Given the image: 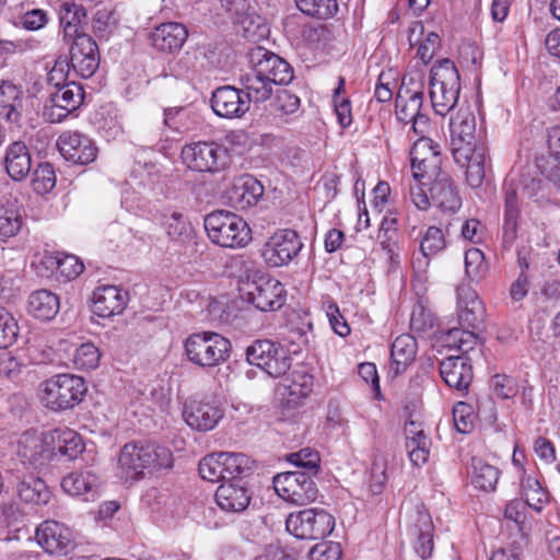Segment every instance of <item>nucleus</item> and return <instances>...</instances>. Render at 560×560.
<instances>
[{
    "instance_id": "774afa93",
    "label": "nucleus",
    "mask_w": 560,
    "mask_h": 560,
    "mask_svg": "<svg viewBox=\"0 0 560 560\" xmlns=\"http://www.w3.org/2000/svg\"><path fill=\"white\" fill-rule=\"evenodd\" d=\"M453 420L457 432H470L474 428L470 406L465 402L457 404L453 409Z\"/></svg>"
},
{
    "instance_id": "a19ab883",
    "label": "nucleus",
    "mask_w": 560,
    "mask_h": 560,
    "mask_svg": "<svg viewBox=\"0 0 560 560\" xmlns=\"http://www.w3.org/2000/svg\"><path fill=\"white\" fill-rule=\"evenodd\" d=\"M27 307L32 316L47 322L58 314L60 302L55 293L48 290H37L30 295Z\"/></svg>"
},
{
    "instance_id": "e433bc0d",
    "label": "nucleus",
    "mask_w": 560,
    "mask_h": 560,
    "mask_svg": "<svg viewBox=\"0 0 560 560\" xmlns=\"http://www.w3.org/2000/svg\"><path fill=\"white\" fill-rule=\"evenodd\" d=\"M215 502L223 511L238 513L248 506L250 494L244 485L230 481L219 486Z\"/></svg>"
},
{
    "instance_id": "39448f33",
    "label": "nucleus",
    "mask_w": 560,
    "mask_h": 560,
    "mask_svg": "<svg viewBox=\"0 0 560 560\" xmlns=\"http://www.w3.org/2000/svg\"><path fill=\"white\" fill-rule=\"evenodd\" d=\"M430 98L438 115L445 116L456 105L460 91L459 74L453 61L442 59L430 71Z\"/></svg>"
},
{
    "instance_id": "338daca9",
    "label": "nucleus",
    "mask_w": 560,
    "mask_h": 560,
    "mask_svg": "<svg viewBox=\"0 0 560 560\" xmlns=\"http://www.w3.org/2000/svg\"><path fill=\"white\" fill-rule=\"evenodd\" d=\"M49 22L48 13L42 9H32L20 16V24L27 31H39Z\"/></svg>"
},
{
    "instance_id": "dca6fc26",
    "label": "nucleus",
    "mask_w": 560,
    "mask_h": 560,
    "mask_svg": "<svg viewBox=\"0 0 560 560\" xmlns=\"http://www.w3.org/2000/svg\"><path fill=\"white\" fill-rule=\"evenodd\" d=\"M423 91L400 88L395 98V114L398 121L411 124V130L417 136L428 133L429 117L422 113Z\"/></svg>"
},
{
    "instance_id": "052dcab7",
    "label": "nucleus",
    "mask_w": 560,
    "mask_h": 560,
    "mask_svg": "<svg viewBox=\"0 0 560 560\" xmlns=\"http://www.w3.org/2000/svg\"><path fill=\"white\" fill-rule=\"evenodd\" d=\"M345 80L342 78L339 79V86L335 90L334 94V103H335V113L338 119L339 125L342 128L349 127L352 122V113H351V104L350 101L346 97L339 98V94L341 90H343Z\"/></svg>"
},
{
    "instance_id": "4468645a",
    "label": "nucleus",
    "mask_w": 560,
    "mask_h": 560,
    "mask_svg": "<svg viewBox=\"0 0 560 560\" xmlns=\"http://www.w3.org/2000/svg\"><path fill=\"white\" fill-rule=\"evenodd\" d=\"M182 159L192 171L215 173L228 164V150L214 141H198L183 147Z\"/></svg>"
},
{
    "instance_id": "680f3d73",
    "label": "nucleus",
    "mask_w": 560,
    "mask_h": 560,
    "mask_svg": "<svg viewBox=\"0 0 560 560\" xmlns=\"http://www.w3.org/2000/svg\"><path fill=\"white\" fill-rule=\"evenodd\" d=\"M72 73V68L69 63L67 56H59L54 63V67L48 73L47 81L55 88H60L68 83V78Z\"/></svg>"
},
{
    "instance_id": "20e7f679",
    "label": "nucleus",
    "mask_w": 560,
    "mask_h": 560,
    "mask_svg": "<svg viewBox=\"0 0 560 560\" xmlns=\"http://www.w3.org/2000/svg\"><path fill=\"white\" fill-rule=\"evenodd\" d=\"M301 350L300 345L290 350L281 342L257 339L246 348L245 354L250 365H255L269 376L277 378L284 376L290 371L291 353L298 354Z\"/></svg>"
},
{
    "instance_id": "9b49d317",
    "label": "nucleus",
    "mask_w": 560,
    "mask_h": 560,
    "mask_svg": "<svg viewBox=\"0 0 560 560\" xmlns=\"http://www.w3.org/2000/svg\"><path fill=\"white\" fill-rule=\"evenodd\" d=\"M285 527L300 539H323L332 532L335 518L323 509L311 508L289 514Z\"/></svg>"
},
{
    "instance_id": "f257e3e1",
    "label": "nucleus",
    "mask_w": 560,
    "mask_h": 560,
    "mask_svg": "<svg viewBox=\"0 0 560 560\" xmlns=\"http://www.w3.org/2000/svg\"><path fill=\"white\" fill-rule=\"evenodd\" d=\"M249 71L240 78L245 100L262 103L270 98L276 85L288 84L293 79L291 66L268 49L257 46L248 52Z\"/></svg>"
},
{
    "instance_id": "6ab92c4d",
    "label": "nucleus",
    "mask_w": 560,
    "mask_h": 560,
    "mask_svg": "<svg viewBox=\"0 0 560 560\" xmlns=\"http://www.w3.org/2000/svg\"><path fill=\"white\" fill-rule=\"evenodd\" d=\"M57 145L60 154L68 162L79 165H86L95 161L97 148L85 135L78 131H65L58 140Z\"/></svg>"
},
{
    "instance_id": "a211bd4d",
    "label": "nucleus",
    "mask_w": 560,
    "mask_h": 560,
    "mask_svg": "<svg viewBox=\"0 0 560 560\" xmlns=\"http://www.w3.org/2000/svg\"><path fill=\"white\" fill-rule=\"evenodd\" d=\"M69 63L72 74L78 78L89 79L93 77L100 67V50L96 42L90 35H81L70 42Z\"/></svg>"
},
{
    "instance_id": "e2e57ef3",
    "label": "nucleus",
    "mask_w": 560,
    "mask_h": 560,
    "mask_svg": "<svg viewBox=\"0 0 560 560\" xmlns=\"http://www.w3.org/2000/svg\"><path fill=\"white\" fill-rule=\"evenodd\" d=\"M377 241L382 249L386 252L390 264H398L400 253L398 231L378 232Z\"/></svg>"
},
{
    "instance_id": "0e129e2a",
    "label": "nucleus",
    "mask_w": 560,
    "mask_h": 560,
    "mask_svg": "<svg viewBox=\"0 0 560 560\" xmlns=\"http://www.w3.org/2000/svg\"><path fill=\"white\" fill-rule=\"evenodd\" d=\"M341 546L338 542H320L315 545L308 552L310 560H340Z\"/></svg>"
},
{
    "instance_id": "49530a36",
    "label": "nucleus",
    "mask_w": 560,
    "mask_h": 560,
    "mask_svg": "<svg viewBox=\"0 0 560 560\" xmlns=\"http://www.w3.org/2000/svg\"><path fill=\"white\" fill-rule=\"evenodd\" d=\"M443 342L446 347L462 352L460 355H466L477 345V335L472 330L466 328L453 327L450 328L443 336Z\"/></svg>"
},
{
    "instance_id": "bf43d9fd",
    "label": "nucleus",
    "mask_w": 560,
    "mask_h": 560,
    "mask_svg": "<svg viewBox=\"0 0 560 560\" xmlns=\"http://www.w3.org/2000/svg\"><path fill=\"white\" fill-rule=\"evenodd\" d=\"M491 386L494 395L501 399H510L518 393V386L512 376L504 374H495L491 378Z\"/></svg>"
},
{
    "instance_id": "2f4dec72",
    "label": "nucleus",
    "mask_w": 560,
    "mask_h": 560,
    "mask_svg": "<svg viewBox=\"0 0 560 560\" xmlns=\"http://www.w3.org/2000/svg\"><path fill=\"white\" fill-rule=\"evenodd\" d=\"M432 203L446 213H455L462 207V199L451 176L446 173L429 183Z\"/></svg>"
},
{
    "instance_id": "1a4fd4ad",
    "label": "nucleus",
    "mask_w": 560,
    "mask_h": 560,
    "mask_svg": "<svg viewBox=\"0 0 560 560\" xmlns=\"http://www.w3.org/2000/svg\"><path fill=\"white\" fill-rule=\"evenodd\" d=\"M238 291L242 300L262 312L279 310L285 301L282 283L268 276H258L254 279L248 277L242 280Z\"/></svg>"
},
{
    "instance_id": "8fccbe9b",
    "label": "nucleus",
    "mask_w": 560,
    "mask_h": 560,
    "mask_svg": "<svg viewBox=\"0 0 560 560\" xmlns=\"http://www.w3.org/2000/svg\"><path fill=\"white\" fill-rule=\"evenodd\" d=\"M101 353L92 342L80 345L73 353V364L78 370L90 371L98 366Z\"/></svg>"
},
{
    "instance_id": "6e6552de",
    "label": "nucleus",
    "mask_w": 560,
    "mask_h": 560,
    "mask_svg": "<svg viewBox=\"0 0 560 560\" xmlns=\"http://www.w3.org/2000/svg\"><path fill=\"white\" fill-rule=\"evenodd\" d=\"M450 145L455 162H464L467 154L486 148L480 135L476 133V117L469 107H460L450 120Z\"/></svg>"
},
{
    "instance_id": "72a5a7b5",
    "label": "nucleus",
    "mask_w": 560,
    "mask_h": 560,
    "mask_svg": "<svg viewBox=\"0 0 560 560\" xmlns=\"http://www.w3.org/2000/svg\"><path fill=\"white\" fill-rule=\"evenodd\" d=\"M4 167L15 182L25 179L32 170V158L27 145L23 141L10 143L4 154Z\"/></svg>"
},
{
    "instance_id": "f8f14e48",
    "label": "nucleus",
    "mask_w": 560,
    "mask_h": 560,
    "mask_svg": "<svg viewBox=\"0 0 560 560\" xmlns=\"http://www.w3.org/2000/svg\"><path fill=\"white\" fill-rule=\"evenodd\" d=\"M413 178L419 184L428 185L431 180L446 174L442 171L440 145L431 138L419 136L410 150Z\"/></svg>"
},
{
    "instance_id": "7c9ffc66",
    "label": "nucleus",
    "mask_w": 560,
    "mask_h": 560,
    "mask_svg": "<svg viewBox=\"0 0 560 560\" xmlns=\"http://www.w3.org/2000/svg\"><path fill=\"white\" fill-rule=\"evenodd\" d=\"M100 477L92 470L73 471L61 480V488L73 497H83L85 501H93L100 494Z\"/></svg>"
},
{
    "instance_id": "412c9836",
    "label": "nucleus",
    "mask_w": 560,
    "mask_h": 560,
    "mask_svg": "<svg viewBox=\"0 0 560 560\" xmlns=\"http://www.w3.org/2000/svg\"><path fill=\"white\" fill-rule=\"evenodd\" d=\"M486 310L477 292L468 285L457 288V317L463 328L477 330L483 324Z\"/></svg>"
},
{
    "instance_id": "09e8293b",
    "label": "nucleus",
    "mask_w": 560,
    "mask_h": 560,
    "mask_svg": "<svg viewBox=\"0 0 560 560\" xmlns=\"http://www.w3.org/2000/svg\"><path fill=\"white\" fill-rule=\"evenodd\" d=\"M436 322L435 315L422 301L415 304L410 316V329L415 334L421 336L433 331Z\"/></svg>"
},
{
    "instance_id": "f03ea898",
    "label": "nucleus",
    "mask_w": 560,
    "mask_h": 560,
    "mask_svg": "<svg viewBox=\"0 0 560 560\" xmlns=\"http://www.w3.org/2000/svg\"><path fill=\"white\" fill-rule=\"evenodd\" d=\"M203 225L210 241L221 247L242 248L252 240L247 222L234 212L212 211L206 215Z\"/></svg>"
},
{
    "instance_id": "f704fd0d",
    "label": "nucleus",
    "mask_w": 560,
    "mask_h": 560,
    "mask_svg": "<svg viewBox=\"0 0 560 560\" xmlns=\"http://www.w3.org/2000/svg\"><path fill=\"white\" fill-rule=\"evenodd\" d=\"M47 438L49 446L57 453L55 460L61 457L68 460L75 459L84 450L80 434L67 428L47 432Z\"/></svg>"
},
{
    "instance_id": "4be33fe9",
    "label": "nucleus",
    "mask_w": 560,
    "mask_h": 560,
    "mask_svg": "<svg viewBox=\"0 0 560 560\" xmlns=\"http://www.w3.org/2000/svg\"><path fill=\"white\" fill-rule=\"evenodd\" d=\"M223 415V409L213 401H189L185 404L183 410V418L187 425L201 432L214 429Z\"/></svg>"
},
{
    "instance_id": "58836bf2",
    "label": "nucleus",
    "mask_w": 560,
    "mask_h": 560,
    "mask_svg": "<svg viewBox=\"0 0 560 560\" xmlns=\"http://www.w3.org/2000/svg\"><path fill=\"white\" fill-rule=\"evenodd\" d=\"M282 377V386L287 392L289 402L298 405L301 399L306 398L313 390L314 377L305 366H299L289 374L285 373Z\"/></svg>"
},
{
    "instance_id": "ea45409f",
    "label": "nucleus",
    "mask_w": 560,
    "mask_h": 560,
    "mask_svg": "<svg viewBox=\"0 0 560 560\" xmlns=\"http://www.w3.org/2000/svg\"><path fill=\"white\" fill-rule=\"evenodd\" d=\"M521 494L525 499L526 504L533 510L540 512L549 502V492L541 486L537 475L522 468L521 477Z\"/></svg>"
},
{
    "instance_id": "7ed1b4c3",
    "label": "nucleus",
    "mask_w": 560,
    "mask_h": 560,
    "mask_svg": "<svg viewBox=\"0 0 560 560\" xmlns=\"http://www.w3.org/2000/svg\"><path fill=\"white\" fill-rule=\"evenodd\" d=\"M88 386L83 377L74 374H57L40 384V400L52 411L69 410L84 398Z\"/></svg>"
},
{
    "instance_id": "c9c22d12",
    "label": "nucleus",
    "mask_w": 560,
    "mask_h": 560,
    "mask_svg": "<svg viewBox=\"0 0 560 560\" xmlns=\"http://www.w3.org/2000/svg\"><path fill=\"white\" fill-rule=\"evenodd\" d=\"M411 536L416 537L415 551L421 559L431 557L433 542V523L430 514L423 510H417L415 514V523L409 527Z\"/></svg>"
},
{
    "instance_id": "0eeeda50",
    "label": "nucleus",
    "mask_w": 560,
    "mask_h": 560,
    "mask_svg": "<svg viewBox=\"0 0 560 560\" xmlns=\"http://www.w3.org/2000/svg\"><path fill=\"white\" fill-rule=\"evenodd\" d=\"M173 463L168 448L153 443L131 442L120 451L119 465L127 474L138 476L149 467L170 468Z\"/></svg>"
},
{
    "instance_id": "c85d7f7f",
    "label": "nucleus",
    "mask_w": 560,
    "mask_h": 560,
    "mask_svg": "<svg viewBox=\"0 0 560 560\" xmlns=\"http://www.w3.org/2000/svg\"><path fill=\"white\" fill-rule=\"evenodd\" d=\"M59 23L62 30V39L66 44H70L81 35H88V13L81 4L63 2L59 10Z\"/></svg>"
},
{
    "instance_id": "864d4df0",
    "label": "nucleus",
    "mask_w": 560,
    "mask_h": 560,
    "mask_svg": "<svg viewBox=\"0 0 560 560\" xmlns=\"http://www.w3.org/2000/svg\"><path fill=\"white\" fill-rule=\"evenodd\" d=\"M430 439L425 433H420L419 436L406 441V450L408 452L410 462L415 466H421L427 463L430 454Z\"/></svg>"
},
{
    "instance_id": "aec40b11",
    "label": "nucleus",
    "mask_w": 560,
    "mask_h": 560,
    "mask_svg": "<svg viewBox=\"0 0 560 560\" xmlns=\"http://www.w3.org/2000/svg\"><path fill=\"white\" fill-rule=\"evenodd\" d=\"M83 98L84 91L82 85L73 80L69 81L51 94V106L45 108L44 115L50 122H59L62 118L77 109Z\"/></svg>"
},
{
    "instance_id": "bb28decb",
    "label": "nucleus",
    "mask_w": 560,
    "mask_h": 560,
    "mask_svg": "<svg viewBox=\"0 0 560 560\" xmlns=\"http://www.w3.org/2000/svg\"><path fill=\"white\" fill-rule=\"evenodd\" d=\"M188 37L186 26L178 22H166L158 25L149 35L152 47L161 52L178 51Z\"/></svg>"
},
{
    "instance_id": "c03bdc74",
    "label": "nucleus",
    "mask_w": 560,
    "mask_h": 560,
    "mask_svg": "<svg viewBox=\"0 0 560 560\" xmlns=\"http://www.w3.org/2000/svg\"><path fill=\"white\" fill-rule=\"evenodd\" d=\"M471 483L482 491H492L499 480L500 471L497 467L483 462L480 458L471 460Z\"/></svg>"
},
{
    "instance_id": "473e14b6",
    "label": "nucleus",
    "mask_w": 560,
    "mask_h": 560,
    "mask_svg": "<svg viewBox=\"0 0 560 560\" xmlns=\"http://www.w3.org/2000/svg\"><path fill=\"white\" fill-rule=\"evenodd\" d=\"M264 195V186L252 175L237 178L228 190V197L233 207L246 209L257 205Z\"/></svg>"
},
{
    "instance_id": "423d86ee",
    "label": "nucleus",
    "mask_w": 560,
    "mask_h": 560,
    "mask_svg": "<svg viewBox=\"0 0 560 560\" xmlns=\"http://www.w3.org/2000/svg\"><path fill=\"white\" fill-rule=\"evenodd\" d=\"M184 347L187 359L201 368H213L225 362L231 351L230 340L213 331L191 334Z\"/></svg>"
},
{
    "instance_id": "5fc2aeb1",
    "label": "nucleus",
    "mask_w": 560,
    "mask_h": 560,
    "mask_svg": "<svg viewBox=\"0 0 560 560\" xmlns=\"http://www.w3.org/2000/svg\"><path fill=\"white\" fill-rule=\"evenodd\" d=\"M199 474L210 482L225 480L220 453L205 456L199 463Z\"/></svg>"
},
{
    "instance_id": "4c0bfd02",
    "label": "nucleus",
    "mask_w": 560,
    "mask_h": 560,
    "mask_svg": "<svg viewBox=\"0 0 560 560\" xmlns=\"http://www.w3.org/2000/svg\"><path fill=\"white\" fill-rule=\"evenodd\" d=\"M16 493L20 500L31 505H47L52 497L46 482L33 475L24 476L16 485Z\"/></svg>"
},
{
    "instance_id": "5701e85b",
    "label": "nucleus",
    "mask_w": 560,
    "mask_h": 560,
    "mask_svg": "<svg viewBox=\"0 0 560 560\" xmlns=\"http://www.w3.org/2000/svg\"><path fill=\"white\" fill-rule=\"evenodd\" d=\"M210 103L214 114L223 118H240L249 109L248 100L241 95V90L231 85L215 89Z\"/></svg>"
},
{
    "instance_id": "a18cd8bd",
    "label": "nucleus",
    "mask_w": 560,
    "mask_h": 560,
    "mask_svg": "<svg viewBox=\"0 0 560 560\" xmlns=\"http://www.w3.org/2000/svg\"><path fill=\"white\" fill-rule=\"evenodd\" d=\"M225 480L241 478L247 475L253 462L243 453L220 452Z\"/></svg>"
},
{
    "instance_id": "c756f323",
    "label": "nucleus",
    "mask_w": 560,
    "mask_h": 560,
    "mask_svg": "<svg viewBox=\"0 0 560 560\" xmlns=\"http://www.w3.org/2000/svg\"><path fill=\"white\" fill-rule=\"evenodd\" d=\"M127 303L128 292L116 285H104L93 293V312L103 318L121 314Z\"/></svg>"
},
{
    "instance_id": "de8ad7c7",
    "label": "nucleus",
    "mask_w": 560,
    "mask_h": 560,
    "mask_svg": "<svg viewBox=\"0 0 560 560\" xmlns=\"http://www.w3.org/2000/svg\"><path fill=\"white\" fill-rule=\"evenodd\" d=\"M298 9L305 15L318 20L332 18L338 11L336 0H294Z\"/></svg>"
},
{
    "instance_id": "ddd939ff",
    "label": "nucleus",
    "mask_w": 560,
    "mask_h": 560,
    "mask_svg": "<svg viewBox=\"0 0 560 560\" xmlns=\"http://www.w3.org/2000/svg\"><path fill=\"white\" fill-rule=\"evenodd\" d=\"M540 186V180L530 176L529 174H521L514 170L508 175L504 184V232L505 235L510 234L513 238L516 232L517 215H518V195L533 196Z\"/></svg>"
},
{
    "instance_id": "393cba45",
    "label": "nucleus",
    "mask_w": 560,
    "mask_h": 560,
    "mask_svg": "<svg viewBox=\"0 0 560 560\" xmlns=\"http://www.w3.org/2000/svg\"><path fill=\"white\" fill-rule=\"evenodd\" d=\"M23 101L21 86L0 81V118L9 124L10 129L20 130L22 127Z\"/></svg>"
},
{
    "instance_id": "2eb2a0df",
    "label": "nucleus",
    "mask_w": 560,
    "mask_h": 560,
    "mask_svg": "<svg viewBox=\"0 0 560 560\" xmlns=\"http://www.w3.org/2000/svg\"><path fill=\"white\" fill-rule=\"evenodd\" d=\"M314 475L303 471H287L275 476L273 488L283 500L298 505L313 502L318 489L312 479Z\"/></svg>"
},
{
    "instance_id": "9d476101",
    "label": "nucleus",
    "mask_w": 560,
    "mask_h": 560,
    "mask_svg": "<svg viewBox=\"0 0 560 560\" xmlns=\"http://www.w3.org/2000/svg\"><path fill=\"white\" fill-rule=\"evenodd\" d=\"M14 454L21 464L35 470L44 469L55 460V448L49 446L47 432L30 429L21 433L14 442Z\"/></svg>"
},
{
    "instance_id": "6e6d98bb",
    "label": "nucleus",
    "mask_w": 560,
    "mask_h": 560,
    "mask_svg": "<svg viewBox=\"0 0 560 560\" xmlns=\"http://www.w3.org/2000/svg\"><path fill=\"white\" fill-rule=\"evenodd\" d=\"M445 245L442 230L436 226H430L421 240L420 250L425 258H429L443 250Z\"/></svg>"
},
{
    "instance_id": "79ce46f5",
    "label": "nucleus",
    "mask_w": 560,
    "mask_h": 560,
    "mask_svg": "<svg viewBox=\"0 0 560 560\" xmlns=\"http://www.w3.org/2000/svg\"><path fill=\"white\" fill-rule=\"evenodd\" d=\"M487 148H479L472 154H467V160L456 162L460 166H466V180L471 188H478L482 185L486 176Z\"/></svg>"
},
{
    "instance_id": "4d7b16f0",
    "label": "nucleus",
    "mask_w": 560,
    "mask_h": 560,
    "mask_svg": "<svg viewBox=\"0 0 560 560\" xmlns=\"http://www.w3.org/2000/svg\"><path fill=\"white\" fill-rule=\"evenodd\" d=\"M19 326L12 314L0 305V348H8L18 338Z\"/></svg>"
},
{
    "instance_id": "37998d69",
    "label": "nucleus",
    "mask_w": 560,
    "mask_h": 560,
    "mask_svg": "<svg viewBox=\"0 0 560 560\" xmlns=\"http://www.w3.org/2000/svg\"><path fill=\"white\" fill-rule=\"evenodd\" d=\"M417 353V341L411 335L398 336L390 349L393 363L396 365V372L405 370L413 361Z\"/></svg>"
},
{
    "instance_id": "603ef678",
    "label": "nucleus",
    "mask_w": 560,
    "mask_h": 560,
    "mask_svg": "<svg viewBox=\"0 0 560 560\" xmlns=\"http://www.w3.org/2000/svg\"><path fill=\"white\" fill-rule=\"evenodd\" d=\"M288 460L302 468L303 472L317 475L319 471L320 457L318 452L308 447L302 448L299 452L288 455Z\"/></svg>"
},
{
    "instance_id": "69168bd1",
    "label": "nucleus",
    "mask_w": 560,
    "mask_h": 560,
    "mask_svg": "<svg viewBox=\"0 0 560 560\" xmlns=\"http://www.w3.org/2000/svg\"><path fill=\"white\" fill-rule=\"evenodd\" d=\"M465 269L470 278H480L486 271L483 254L478 248H470L465 253Z\"/></svg>"
},
{
    "instance_id": "a878e982",
    "label": "nucleus",
    "mask_w": 560,
    "mask_h": 560,
    "mask_svg": "<svg viewBox=\"0 0 560 560\" xmlns=\"http://www.w3.org/2000/svg\"><path fill=\"white\" fill-rule=\"evenodd\" d=\"M38 545L48 553L63 556L71 545L67 527L56 521H45L36 529Z\"/></svg>"
},
{
    "instance_id": "13d9d810",
    "label": "nucleus",
    "mask_w": 560,
    "mask_h": 560,
    "mask_svg": "<svg viewBox=\"0 0 560 560\" xmlns=\"http://www.w3.org/2000/svg\"><path fill=\"white\" fill-rule=\"evenodd\" d=\"M163 225L166 229L167 235L175 241L183 240L190 234L191 228L184 215L179 212H172L170 215H164Z\"/></svg>"
},
{
    "instance_id": "f3484780",
    "label": "nucleus",
    "mask_w": 560,
    "mask_h": 560,
    "mask_svg": "<svg viewBox=\"0 0 560 560\" xmlns=\"http://www.w3.org/2000/svg\"><path fill=\"white\" fill-rule=\"evenodd\" d=\"M303 248L299 234L291 229L275 232L264 244L261 256L269 267H282L291 262Z\"/></svg>"
},
{
    "instance_id": "cd10ccee",
    "label": "nucleus",
    "mask_w": 560,
    "mask_h": 560,
    "mask_svg": "<svg viewBox=\"0 0 560 560\" xmlns=\"http://www.w3.org/2000/svg\"><path fill=\"white\" fill-rule=\"evenodd\" d=\"M440 374L447 386L467 390L472 381V368L467 355H450L441 361Z\"/></svg>"
},
{
    "instance_id": "3c124183",
    "label": "nucleus",
    "mask_w": 560,
    "mask_h": 560,
    "mask_svg": "<svg viewBox=\"0 0 560 560\" xmlns=\"http://www.w3.org/2000/svg\"><path fill=\"white\" fill-rule=\"evenodd\" d=\"M32 180L33 189L37 194H47L51 191L56 185V175L50 163H39L34 170Z\"/></svg>"
},
{
    "instance_id": "b1692460",
    "label": "nucleus",
    "mask_w": 560,
    "mask_h": 560,
    "mask_svg": "<svg viewBox=\"0 0 560 560\" xmlns=\"http://www.w3.org/2000/svg\"><path fill=\"white\" fill-rule=\"evenodd\" d=\"M25 210L12 194L0 198V240L5 242L16 236L25 224Z\"/></svg>"
}]
</instances>
